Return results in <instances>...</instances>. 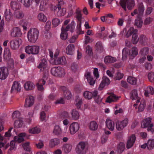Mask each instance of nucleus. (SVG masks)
Segmentation results:
<instances>
[{"label":"nucleus","instance_id":"1","mask_svg":"<svg viewBox=\"0 0 154 154\" xmlns=\"http://www.w3.org/2000/svg\"><path fill=\"white\" fill-rule=\"evenodd\" d=\"M39 33V31L37 29H31L27 33V36L29 41L31 42H35L38 38Z\"/></svg>","mask_w":154,"mask_h":154},{"label":"nucleus","instance_id":"2","mask_svg":"<svg viewBox=\"0 0 154 154\" xmlns=\"http://www.w3.org/2000/svg\"><path fill=\"white\" fill-rule=\"evenodd\" d=\"M152 118L150 117L144 119L142 122L141 127L143 128L147 127L148 131H150L151 132H153V129L152 128L153 126V124L152 122Z\"/></svg>","mask_w":154,"mask_h":154},{"label":"nucleus","instance_id":"3","mask_svg":"<svg viewBox=\"0 0 154 154\" xmlns=\"http://www.w3.org/2000/svg\"><path fill=\"white\" fill-rule=\"evenodd\" d=\"M120 4L122 8L126 11V5L129 10H131L134 6L135 3L133 0H121Z\"/></svg>","mask_w":154,"mask_h":154},{"label":"nucleus","instance_id":"4","mask_svg":"<svg viewBox=\"0 0 154 154\" xmlns=\"http://www.w3.org/2000/svg\"><path fill=\"white\" fill-rule=\"evenodd\" d=\"M51 72L53 75L60 77L64 76L65 74L64 69L60 67L52 68Z\"/></svg>","mask_w":154,"mask_h":154},{"label":"nucleus","instance_id":"5","mask_svg":"<svg viewBox=\"0 0 154 154\" xmlns=\"http://www.w3.org/2000/svg\"><path fill=\"white\" fill-rule=\"evenodd\" d=\"M128 122V119L125 118L122 121H118L116 123V127L117 130L121 131L123 130L127 125Z\"/></svg>","mask_w":154,"mask_h":154},{"label":"nucleus","instance_id":"6","mask_svg":"<svg viewBox=\"0 0 154 154\" xmlns=\"http://www.w3.org/2000/svg\"><path fill=\"white\" fill-rule=\"evenodd\" d=\"M76 152L78 154H85L87 150L86 143L83 142H79L76 148Z\"/></svg>","mask_w":154,"mask_h":154},{"label":"nucleus","instance_id":"7","mask_svg":"<svg viewBox=\"0 0 154 154\" xmlns=\"http://www.w3.org/2000/svg\"><path fill=\"white\" fill-rule=\"evenodd\" d=\"M137 9H135L133 12L131 13V14L132 16H134V15L138 14L139 16L142 15L144 13L145 9L144 6L142 2L138 3L137 5Z\"/></svg>","mask_w":154,"mask_h":154},{"label":"nucleus","instance_id":"8","mask_svg":"<svg viewBox=\"0 0 154 154\" xmlns=\"http://www.w3.org/2000/svg\"><path fill=\"white\" fill-rule=\"evenodd\" d=\"M102 81L99 85L98 88V90H102L106 85H108L110 83V81L109 79L105 76H104L102 77Z\"/></svg>","mask_w":154,"mask_h":154},{"label":"nucleus","instance_id":"9","mask_svg":"<svg viewBox=\"0 0 154 154\" xmlns=\"http://www.w3.org/2000/svg\"><path fill=\"white\" fill-rule=\"evenodd\" d=\"M22 43V40L20 38L15 40H12L10 42L11 48L13 50H16L19 48V45H21Z\"/></svg>","mask_w":154,"mask_h":154},{"label":"nucleus","instance_id":"10","mask_svg":"<svg viewBox=\"0 0 154 154\" xmlns=\"http://www.w3.org/2000/svg\"><path fill=\"white\" fill-rule=\"evenodd\" d=\"M136 139V138L134 134H132L128 137L126 143V148L127 149H129L133 146Z\"/></svg>","mask_w":154,"mask_h":154},{"label":"nucleus","instance_id":"11","mask_svg":"<svg viewBox=\"0 0 154 154\" xmlns=\"http://www.w3.org/2000/svg\"><path fill=\"white\" fill-rule=\"evenodd\" d=\"M79 128V126L78 123L76 122L72 123L69 126L70 133L72 134H75L78 131Z\"/></svg>","mask_w":154,"mask_h":154},{"label":"nucleus","instance_id":"12","mask_svg":"<svg viewBox=\"0 0 154 154\" xmlns=\"http://www.w3.org/2000/svg\"><path fill=\"white\" fill-rule=\"evenodd\" d=\"M8 74L7 68L5 67L0 68V79H5Z\"/></svg>","mask_w":154,"mask_h":154},{"label":"nucleus","instance_id":"13","mask_svg":"<svg viewBox=\"0 0 154 154\" xmlns=\"http://www.w3.org/2000/svg\"><path fill=\"white\" fill-rule=\"evenodd\" d=\"M124 31H125L126 33L125 36L126 38H128L130 37L131 35H133L134 33H137L138 30L137 29H134L133 27H131L128 31H126V29L124 28L122 31L123 32H124Z\"/></svg>","mask_w":154,"mask_h":154},{"label":"nucleus","instance_id":"14","mask_svg":"<svg viewBox=\"0 0 154 154\" xmlns=\"http://www.w3.org/2000/svg\"><path fill=\"white\" fill-rule=\"evenodd\" d=\"M34 102V97L32 96H28L26 99L24 106L29 107L32 106Z\"/></svg>","mask_w":154,"mask_h":154},{"label":"nucleus","instance_id":"15","mask_svg":"<svg viewBox=\"0 0 154 154\" xmlns=\"http://www.w3.org/2000/svg\"><path fill=\"white\" fill-rule=\"evenodd\" d=\"M11 35L13 37L20 36L22 35L20 29L18 27H14L12 29Z\"/></svg>","mask_w":154,"mask_h":154},{"label":"nucleus","instance_id":"16","mask_svg":"<svg viewBox=\"0 0 154 154\" xmlns=\"http://www.w3.org/2000/svg\"><path fill=\"white\" fill-rule=\"evenodd\" d=\"M55 64L65 65L66 63V60L64 57H60L56 58L54 61Z\"/></svg>","mask_w":154,"mask_h":154},{"label":"nucleus","instance_id":"17","mask_svg":"<svg viewBox=\"0 0 154 154\" xmlns=\"http://www.w3.org/2000/svg\"><path fill=\"white\" fill-rule=\"evenodd\" d=\"M85 76L87 79L90 85H93L95 83V80L94 79V78L91 76V73L89 72H87L85 74Z\"/></svg>","mask_w":154,"mask_h":154},{"label":"nucleus","instance_id":"18","mask_svg":"<svg viewBox=\"0 0 154 154\" xmlns=\"http://www.w3.org/2000/svg\"><path fill=\"white\" fill-rule=\"evenodd\" d=\"M26 135L25 133H22L19 134L18 136H15L14 138V140L18 143H20L24 140L23 137Z\"/></svg>","mask_w":154,"mask_h":154},{"label":"nucleus","instance_id":"19","mask_svg":"<svg viewBox=\"0 0 154 154\" xmlns=\"http://www.w3.org/2000/svg\"><path fill=\"white\" fill-rule=\"evenodd\" d=\"M57 8L58 10L57 14V16L61 17L63 16L66 13V9L64 8H62L61 9V6L60 4L57 5Z\"/></svg>","mask_w":154,"mask_h":154},{"label":"nucleus","instance_id":"20","mask_svg":"<svg viewBox=\"0 0 154 154\" xmlns=\"http://www.w3.org/2000/svg\"><path fill=\"white\" fill-rule=\"evenodd\" d=\"M106 127L110 131H113L114 128V123L113 121L109 119H107L106 122Z\"/></svg>","mask_w":154,"mask_h":154},{"label":"nucleus","instance_id":"21","mask_svg":"<svg viewBox=\"0 0 154 154\" xmlns=\"http://www.w3.org/2000/svg\"><path fill=\"white\" fill-rule=\"evenodd\" d=\"M116 59L115 57H112L110 56L105 57L104 59L105 63L107 64L110 63H114L116 62Z\"/></svg>","mask_w":154,"mask_h":154},{"label":"nucleus","instance_id":"22","mask_svg":"<svg viewBox=\"0 0 154 154\" xmlns=\"http://www.w3.org/2000/svg\"><path fill=\"white\" fill-rule=\"evenodd\" d=\"M21 86L20 83L17 82H14L11 88V92L13 91L18 92L21 89Z\"/></svg>","mask_w":154,"mask_h":154},{"label":"nucleus","instance_id":"23","mask_svg":"<svg viewBox=\"0 0 154 154\" xmlns=\"http://www.w3.org/2000/svg\"><path fill=\"white\" fill-rule=\"evenodd\" d=\"M35 87V85L31 82L28 81L26 82L24 84V88L26 90H33Z\"/></svg>","mask_w":154,"mask_h":154},{"label":"nucleus","instance_id":"24","mask_svg":"<svg viewBox=\"0 0 154 154\" xmlns=\"http://www.w3.org/2000/svg\"><path fill=\"white\" fill-rule=\"evenodd\" d=\"M117 149L118 154H121L125 149V144L122 142L119 143L117 145Z\"/></svg>","mask_w":154,"mask_h":154},{"label":"nucleus","instance_id":"25","mask_svg":"<svg viewBox=\"0 0 154 154\" xmlns=\"http://www.w3.org/2000/svg\"><path fill=\"white\" fill-rule=\"evenodd\" d=\"M61 30L62 32L60 35V38L62 40H65L67 38L68 33L67 32V31L65 29L64 26H62Z\"/></svg>","mask_w":154,"mask_h":154},{"label":"nucleus","instance_id":"26","mask_svg":"<svg viewBox=\"0 0 154 154\" xmlns=\"http://www.w3.org/2000/svg\"><path fill=\"white\" fill-rule=\"evenodd\" d=\"M119 98L114 94L109 96L106 99V102L110 103L112 102H116L119 99Z\"/></svg>","mask_w":154,"mask_h":154},{"label":"nucleus","instance_id":"27","mask_svg":"<svg viewBox=\"0 0 154 154\" xmlns=\"http://www.w3.org/2000/svg\"><path fill=\"white\" fill-rule=\"evenodd\" d=\"M47 61L45 59H42L41 62L40 63L37 67L39 69H42L44 70L47 68Z\"/></svg>","mask_w":154,"mask_h":154},{"label":"nucleus","instance_id":"28","mask_svg":"<svg viewBox=\"0 0 154 154\" xmlns=\"http://www.w3.org/2000/svg\"><path fill=\"white\" fill-rule=\"evenodd\" d=\"M11 56V52L10 49L8 48H6L5 49L4 54V59L8 60L10 59Z\"/></svg>","mask_w":154,"mask_h":154},{"label":"nucleus","instance_id":"29","mask_svg":"<svg viewBox=\"0 0 154 154\" xmlns=\"http://www.w3.org/2000/svg\"><path fill=\"white\" fill-rule=\"evenodd\" d=\"M60 143V140L57 138L51 139L50 141L49 146L51 147H53L55 146L58 145Z\"/></svg>","mask_w":154,"mask_h":154},{"label":"nucleus","instance_id":"30","mask_svg":"<svg viewBox=\"0 0 154 154\" xmlns=\"http://www.w3.org/2000/svg\"><path fill=\"white\" fill-rule=\"evenodd\" d=\"M75 16L79 21H82V14L81 10L79 8L76 10Z\"/></svg>","mask_w":154,"mask_h":154},{"label":"nucleus","instance_id":"31","mask_svg":"<svg viewBox=\"0 0 154 154\" xmlns=\"http://www.w3.org/2000/svg\"><path fill=\"white\" fill-rule=\"evenodd\" d=\"M74 51V46L73 44H70L69 45L66 49V53L67 54L72 55L73 54Z\"/></svg>","mask_w":154,"mask_h":154},{"label":"nucleus","instance_id":"32","mask_svg":"<svg viewBox=\"0 0 154 154\" xmlns=\"http://www.w3.org/2000/svg\"><path fill=\"white\" fill-rule=\"evenodd\" d=\"M149 94L151 95L154 94V88L151 86L148 87L145 91L144 95L146 96H149Z\"/></svg>","mask_w":154,"mask_h":154},{"label":"nucleus","instance_id":"33","mask_svg":"<svg viewBox=\"0 0 154 154\" xmlns=\"http://www.w3.org/2000/svg\"><path fill=\"white\" fill-rule=\"evenodd\" d=\"M29 133L32 134H38L41 131V130L39 127L36 126L31 128L28 130Z\"/></svg>","mask_w":154,"mask_h":154},{"label":"nucleus","instance_id":"34","mask_svg":"<svg viewBox=\"0 0 154 154\" xmlns=\"http://www.w3.org/2000/svg\"><path fill=\"white\" fill-rule=\"evenodd\" d=\"M48 2V0H42L40 3V9L41 11L45 10L46 8V6Z\"/></svg>","mask_w":154,"mask_h":154},{"label":"nucleus","instance_id":"35","mask_svg":"<svg viewBox=\"0 0 154 154\" xmlns=\"http://www.w3.org/2000/svg\"><path fill=\"white\" fill-rule=\"evenodd\" d=\"M64 27L67 31L69 29L71 32H73L75 28V23L74 21H72L70 24Z\"/></svg>","mask_w":154,"mask_h":154},{"label":"nucleus","instance_id":"36","mask_svg":"<svg viewBox=\"0 0 154 154\" xmlns=\"http://www.w3.org/2000/svg\"><path fill=\"white\" fill-rule=\"evenodd\" d=\"M63 149L66 153H68L70 152L72 149L71 145L69 144H66L63 146Z\"/></svg>","mask_w":154,"mask_h":154},{"label":"nucleus","instance_id":"37","mask_svg":"<svg viewBox=\"0 0 154 154\" xmlns=\"http://www.w3.org/2000/svg\"><path fill=\"white\" fill-rule=\"evenodd\" d=\"M139 41L142 44H145L148 42V38L145 35H141L139 37Z\"/></svg>","mask_w":154,"mask_h":154},{"label":"nucleus","instance_id":"38","mask_svg":"<svg viewBox=\"0 0 154 154\" xmlns=\"http://www.w3.org/2000/svg\"><path fill=\"white\" fill-rule=\"evenodd\" d=\"M71 114L72 115V118L74 120H76L79 119L80 115L79 112L76 110L75 109L72 110Z\"/></svg>","mask_w":154,"mask_h":154},{"label":"nucleus","instance_id":"39","mask_svg":"<svg viewBox=\"0 0 154 154\" xmlns=\"http://www.w3.org/2000/svg\"><path fill=\"white\" fill-rule=\"evenodd\" d=\"M95 48L97 51L99 52H102L104 50L102 44L100 42H98L96 43Z\"/></svg>","mask_w":154,"mask_h":154},{"label":"nucleus","instance_id":"40","mask_svg":"<svg viewBox=\"0 0 154 154\" xmlns=\"http://www.w3.org/2000/svg\"><path fill=\"white\" fill-rule=\"evenodd\" d=\"M130 98L132 100H134L137 98L138 94L137 90L136 89L133 90L130 92Z\"/></svg>","mask_w":154,"mask_h":154},{"label":"nucleus","instance_id":"41","mask_svg":"<svg viewBox=\"0 0 154 154\" xmlns=\"http://www.w3.org/2000/svg\"><path fill=\"white\" fill-rule=\"evenodd\" d=\"M142 24L143 21L141 19L140 17H138L137 19L135 20L134 25L138 28H140L142 26Z\"/></svg>","mask_w":154,"mask_h":154},{"label":"nucleus","instance_id":"42","mask_svg":"<svg viewBox=\"0 0 154 154\" xmlns=\"http://www.w3.org/2000/svg\"><path fill=\"white\" fill-rule=\"evenodd\" d=\"M62 133L61 128L58 125H56L54 127L53 133L55 135H58Z\"/></svg>","mask_w":154,"mask_h":154},{"label":"nucleus","instance_id":"43","mask_svg":"<svg viewBox=\"0 0 154 154\" xmlns=\"http://www.w3.org/2000/svg\"><path fill=\"white\" fill-rule=\"evenodd\" d=\"M97 128L98 125L95 122L92 121L90 123L89 128L91 130L95 131L96 130Z\"/></svg>","mask_w":154,"mask_h":154},{"label":"nucleus","instance_id":"44","mask_svg":"<svg viewBox=\"0 0 154 154\" xmlns=\"http://www.w3.org/2000/svg\"><path fill=\"white\" fill-rule=\"evenodd\" d=\"M146 103L144 100H141L140 104L138 108V111L139 112H142L143 111L145 107Z\"/></svg>","mask_w":154,"mask_h":154},{"label":"nucleus","instance_id":"45","mask_svg":"<svg viewBox=\"0 0 154 154\" xmlns=\"http://www.w3.org/2000/svg\"><path fill=\"white\" fill-rule=\"evenodd\" d=\"M139 38L138 37L136 33H134L132 35L131 41L133 44H137L139 41Z\"/></svg>","mask_w":154,"mask_h":154},{"label":"nucleus","instance_id":"46","mask_svg":"<svg viewBox=\"0 0 154 154\" xmlns=\"http://www.w3.org/2000/svg\"><path fill=\"white\" fill-rule=\"evenodd\" d=\"M38 19L39 21L44 22H45L47 20L46 16L42 13H40L38 14Z\"/></svg>","mask_w":154,"mask_h":154},{"label":"nucleus","instance_id":"47","mask_svg":"<svg viewBox=\"0 0 154 154\" xmlns=\"http://www.w3.org/2000/svg\"><path fill=\"white\" fill-rule=\"evenodd\" d=\"M11 8L14 10H18L20 8V5L16 2L14 1L11 2Z\"/></svg>","mask_w":154,"mask_h":154},{"label":"nucleus","instance_id":"48","mask_svg":"<svg viewBox=\"0 0 154 154\" xmlns=\"http://www.w3.org/2000/svg\"><path fill=\"white\" fill-rule=\"evenodd\" d=\"M23 125V121L21 119L18 120H16L14 123L15 127L17 128H20Z\"/></svg>","mask_w":154,"mask_h":154},{"label":"nucleus","instance_id":"49","mask_svg":"<svg viewBox=\"0 0 154 154\" xmlns=\"http://www.w3.org/2000/svg\"><path fill=\"white\" fill-rule=\"evenodd\" d=\"M83 96L86 99H91L93 97V93L90 92L86 91L83 93Z\"/></svg>","mask_w":154,"mask_h":154},{"label":"nucleus","instance_id":"50","mask_svg":"<svg viewBox=\"0 0 154 154\" xmlns=\"http://www.w3.org/2000/svg\"><path fill=\"white\" fill-rule=\"evenodd\" d=\"M147 146L149 150L153 149L154 147V140H149L147 142Z\"/></svg>","mask_w":154,"mask_h":154},{"label":"nucleus","instance_id":"51","mask_svg":"<svg viewBox=\"0 0 154 154\" xmlns=\"http://www.w3.org/2000/svg\"><path fill=\"white\" fill-rule=\"evenodd\" d=\"M127 81L131 85H135L137 83V80L135 78L129 76L127 79Z\"/></svg>","mask_w":154,"mask_h":154},{"label":"nucleus","instance_id":"52","mask_svg":"<svg viewBox=\"0 0 154 154\" xmlns=\"http://www.w3.org/2000/svg\"><path fill=\"white\" fill-rule=\"evenodd\" d=\"M5 17L7 21H9L12 19V14L10 11H6L5 13Z\"/></svg>","mask_w":154,"mask_h":154},{"label":"nucleus","instance_id":"53","mask_svg":"<svg viewBox=\"0 0 154 154\" xmlns=\"http://www.w3.org/2000/svg\"><path fill=\"white\" fill-rule=\"evenodd\" d=\"M22 146L24 150L26 151L30 152V147L29 146V143L27 142L22 144Z\"/></svg>","mask_w":154,"mask_h":154},{"label":"nucleus","instance_id":"54","mask_svg":"<svg viewBox=\"0 0 154 154\" xmlns=\"http://www.w3.org/2000/svg\"><path fill=\"white\" fill-rule=\"evenodd\" d=\"M14 15L16 18L18 19H21L23 18L24 16L23 12L20 11H17L15 12Z\"/></svg>","mask_w":154,"mask_h":154},{"label":"nucleus","instance_id":"55","mask_svg":"<svg viewBox=\"0 0 154 154\" xmlns=\"http://www.w3.org/2000/svg\"><path fill=\"white\" fill-rule=\"evenodd\" d=\"M20 113L18 111H15L13 113L12 118L14 119L18 120L20 118Z\"/></svg>","mask_w":154,"mask_h":154},{"label":"nucleus","instance_id":"56","mask_svg":"<svg viewBox=\"0 0 154 154\" xmlns=\"http://www.w3.org/2000/svg\"><path fill=\"white\" fill-rule=\"evenodd\" d=\"M52 24L54 27L58 26L60 23V20L57 18H55L53 19L52 21Z\"/></svg>","mask_w":154,"mask_h":154},{"label":"nucleus","instance_id":"57","mask_svg":"<svg viewBox=\"0 0 154 154\" xmlns=\"http://www.w3.org/2000/svg\"><path fill=\"white\" fill-rule=\"evenodd\" d=\"M148 77L150 82H154V73L153 72L149 73Z\"/></svg>","mask_w":154,"mask_h":154},{"label":"nucleus","instance_id":"58","mask_svg":"<svg viewBox=\"0 0 154 154\" xmlns=\"http://www.w3.org/2000/svg\"><path fill=\"white\" fill-rule=\"evenodd\" d=\"M35 145L37 148L39 149H42L44 146V142L42 140H39L38 143L35 144Z\"/></svg>","mask_w":154,"mask_h":154},{"label":"nucleus","instance_id":"59","mask_svg":"<svg viewBox=\"0 0 154 154\" xmlns=\"http://www.w3.org/2000/svg\"><path fill=\"white\" fill-rule=\"evenodd\" d=\"M39 47L38 46H33L32 47V54H37L39 51Z\"/></svg>","mask_w":154,"mask_h":154},{"label":"nucleus","instance_id":"60","mask_svg":"<svg viewBox=\"0 0 154 154\" xmlns=\"http://www.w3.org/2000/svg\"><path fill=\"white\" fill-rule=\"evenodd\" d=\"M63 94L65 97L67 99H69L71 97V93L69 90L64 91Z\"/></svg>","mask_w":154,"mask_h":154},{"label":"nucleus","instance_id":"61","mask_svg":"<svg viewBox=\"0 0 154 154\" xmlns=\"http://www.w3.org/2000/svg\"><path fill=\"white\" fill-rule=\"evenodd\" d=\"M148 48H144L140 50V53L141 55L145 56L148 54Z\"/></svg>","mask_w":154,"mask_h":154},{"label":"nucleus","instance_id":"62","mask_svg":"<svg viewBox=\"0 0 154 154\" xmlns=\"http://www.w3.org/2000/svg\"><path fill=\"white\" fill-rule=\"evenodd\" d=\"M33 46H28L26 47L25 52L28 54H32Z\"/></svg>","mask_w":154,"mask_h":154},{"label":"nucleus","instance_id":"63","mask_svg":"<svg viewBox=\"0 0 154 154\" xmlns=\"http://www.w3.org/2000/svg\"><path fill=\"white\" fill-rule=\"evenodd\" d=\"M71 67L72 70L73 72H75L77 71L78 68V66L77 63H74L72 64Z\"/></svg>","mask_w":154,"mask_h":154},{"label":"nucleus","instance_id":"64","mask_svg":"<svg viewBox=\"0 0 154 154\" xmlns=\"http://www.w3.org/2000/svg\"><path fill=\"white\" fill-rule=\"evenodd\" d=\"M122 53L123 57H126L129 55L130 51L129 49L124 48L122 50Z\"/></svg>","mask_w":154,"mask_h":154}]
</instances>
